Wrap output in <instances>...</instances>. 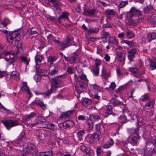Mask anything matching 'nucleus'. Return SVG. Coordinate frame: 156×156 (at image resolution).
<instances>
[{"label":"nucleus","mask_w":156,"mask_h":156,"mask_svg":"<svg viewBox=\"0 0 156 156\" xmlns=\"http://www.w3.org/2000/svg\"><path fill=\"white\" fill-rule=\"evenodd\" d=\"M142 15L140 11L134 7H132L126 15V21L127 24L129 26L137 25L142 21L141 18L137 17L141 16Z\"/></svg>","instance_id":"obj_1"},{"label":"nucleus","mask_w":156,"mask_h":156,"mask_svg":"<svg viewBox=\"0 0 156 156\" xmlns=\"http://www.w3.org/2000/svg\"><path fill=\"white\" fill-rule=\"evenodd\" d=\"M67 75V73H65L63 75L54 77L51 79L50 89L48 91L47 95H50L52 92L55 91L57 87H59L60 85L62 84L64 82V80L62 79L66 77Z\"/></svg>","instance_id":"obj_2"},{"label":"nucleus","mask_w":156,"mask_h":156,"mask_svg":"<svg viewBox=\"0 0 156 156\" xmlns=\"http://www.w3.org/2000/svg\"><path fill=\"white\" fill-rule=\"evenodd\" d=\"M2 32L5 34L7 41L11 44L13 43L15 38L18 37L20 34V32L18 31L9 32L7 30H3Z\"/></svg>","instance_id":"obj_3"},{"label":"nucleus","mask_w":156,"mask_h":156,"mask_svg":"<svg viewBox=\"0 0 156 156\" xmlns=\"http://www.w3.org/2000/svg\"><path fill=\"white\" fill-rule=\"evenodd\" d=\"M45 2L46 3L52 6H54L55 11H57V12L58 13H60L62 9L60 6L62 4L60 0H45Z\"/></svg>","instance_id":"obj_4"},{"label":"nucleus","mask_w":156,"mask_h":156,"mask_svg":"<svg viewBox=\"0 0 156 156\" xmlns=\"http://www.w3.org/2000/svg\"><path fill=\"white\" fill-rule=\"evenodd\" d=\"M2 122L8 130L11 128L20 125L19 121L17 120H5L2 121Z\"/></svg>","instance_id":"obj_5"},{"label":"nucleus","mask_w":156,"mask_h":156,"mask_svg":"<svg viewBox=\"0 0 156 156\" xmlns=\"http://www.w3.org/2000/svg\"><path fill=\"white\" fill-rule=\"evenodd\" d=\"M73 38L70 35L67 36L66 39L61 42V46H62L63 50L67 47L70 46L72 44L76 46L77 44L73 43Z\"/></svg>","instance_id":"obj_6"},{"label":"nucleus","mask_w":156,"mask_h":156,"mask_svg":"<svg viewBox=\"0 0 156 156\" xmlns=\"http://www.w3.org/2000/svg\"><path fill=\"white\" fill-rule=\"evenodd\" d=\"M99 136L96 133H94L92 134L88 135L86 137L87 142L90 144L94 143L96 139L99 140Z\"/></svg>","instance_id":"obj_7"},{"label":"nucleus","mask_w":156,"mask_h":156,"mask_svg":"<svg viewBox=\"0 0 156 156\" xmlns=\"http://www.w3.org/2000/svg\"><path fill=\"white\" fill-rule=\"evenodd\" d=\"M94 128L96 134L98 136L100 135L104 132V126L101 123L96 125Z\"/></svg>","instance_id":"obj_8"},{"label":"nucleus","mask_w":156,"mask_h":156,"mask_svg":"<svg viewBox=\"0 0 156 156\" xmlns=\"http://www.w3.org/2000/svg\"><path fill=\"white\" fill-rule=\"evenodd\" d=\"M28 150L31 152L32 154H34L36 156L37 152V149L34 144L32 143H29L28 144Z\"/></svg>","instance_id":"obj_9"},{"label":"nucleus","mask_w":156,"mask_h":156,"mask_svg":"<svg viewBox=\"0 0 156 156\" xmlns=\"http://www.w3.org/2000/svg\"><path fill=\"white\" fill-rule=\"evenodd\" d=\"M69 15V13L68 12L66 11L63 12L58 19V22L61 23L64 20H69V19L68 18Z\"/></svg>","instance_id":"obj_10"},{"label":"nucleus","mask_w":156,"mask_h":156,"mask_svg":"<svg viewBox=\"0 0 156 156\" xmlns=\"http://www.w3.org/2000/svg\"><path fill=\"white\" fill-rule=\"evenodd\" d=\"M79 53L77 51L74 52L69 58L70 62L72 63L77 62L79 59Z\"/></svg>","instance_id":"obj_11"},{"label":"nucleus","mask_w":156,"mask_h":156,"mask_svg":"<svg viewBox=\"0 0 156 156\" xmlns=\"http://www.w3.org/2000/svg\"><path fill=\"white\" fill-rule=\"evenodd\" d=\"M148 101L143 107V108L144 110H149L154 108L155 104L154 100H151L150 99V101Z\"/></svg>","instance_id":"obj_12"},{"label":"nucleus","mask_w":156,"mask_h":156,"mask_svg":"<svg viewBox=\"0 0 156 156\" xmlns=\"http://www.w3.org/2000/svg\"><path fill=\"white\" fill-rule=\"evenodd\" d=\"M77 86L76 87V89L77 90V87L78 90L85 89L87 88V84L86 83L83 82V81H77Z\"/></svg>","instance_id":"obj_13"},{"label":"nucleus","mask_w":156,"mask_h":156,"mask_svg":"<svg viewBox=\"0 0 156 156\" xmlns=\"http://www.w3.org/2000/svg\"><path fill=\"white\" fill-rule=\"evenodd\" d=\"M128 57L130 61H133V58L135 56V54L136 52V50L135 48H132L130 50L128 51Z\"/></svg>","instance_id":"obj_14"},{"label":"nucleus","mask_w":156,"mask_h":156,"mask_svg":"<svg viewBox=\"0 0 156 156\" xmlns=\"http://www.w3.org/2000/svg\"><path fill=\"white\" fill-rule=\"evenodd\" d=\"M140 138V137L139 135V134L133 136L131 138V144L133 146L137 145L139 143Z\"/></svg>","instance_id":"obj_15"},{"label":"nucleus","mask_w":156,"mask_h":156,"mask_svg":"<svg viewBox=\"0 0 156 156\" xmlns=\"http://www.w3.org/2000/svg\"><path fill=\"white\" fill-rule=\"evenodd\" d=\"M81 150L84 153L86 156H90L91 154L90 149L88 147H86L83 145L80 146Z\"/></svg>","instance_id":"obj_16"},{"label":"nucleus","mask_w":156,"mask_h":156,"mask_svg":"<svg viewBox=\"0 0 156 156\" xmlns=\"http://www.w3.org/2000/svg\"><path fill=\"white\" fill-rule=\"evenodd\" d=\"M129 71L133 74L135 77L139 78L141 74L139 73V70L136 68H129Z\"/></svg>","instance_id":"obj_17"},{"label":"nucleus","mask_w":156,"mask_h":156,"mask_svg":"<svg viewBox=\"0 0 156 156\" xmlns=\"http://www.w3.org/2000/svg\"><path fill=\"white\" fill-rule=\"evenodd\" d=\"M99 30V29L98 28L91 26L88 28L87 32L88 34H97Z\"/></svg>","instance_id":"obj_18"},{"label":"nucleus","mask_w":156,"mask_h":156,"mask_svg":"<svg viewBox=\"0 0 156 156\" xmlns=\"http://www.w3.org/2000/svg\"><path fill=\"white\" fill-rule=\"evenodd\" d=\"M10 78L16 81L20 80V75L16 71H12L10 75Z\"/></svg>","instance_id":"obj_19"},{"label":"nucleus","mask_w":156,"mask_h":156,"mask_svg":"<svg viewBox=\"0 0 156 156\" xmlns=\"http://www.w3.org/2000/svg\"><path fill=\"white\" fill-rule=\"evenodd\" d=\"M53 131H56L57 130V126L53 123H48L44 127Z\"/></svg>","instance_id":"obj_20"},{"label":"nucleus","mask_w":156,"mask_h":156,"mask_svg":"<svg viewBox=\"0 0 156 156\" xmlns=\"http://www.w3.org/2000/svg\"><path fill=\"white\" fill-rule=\"evenodd\" d=\"M82 104L84 107H87L92 104L91 100L89 98H85L82 100Z\"/></svg>","instance_id":"obj_21"},{"label":"nucleus","mask_w":156,"mask_h":156,"mask_svg":"<svg viewBox=\"0 0 156 156\" xmlns=\"http://www.w3.org/2000/svg\"><path fill=\"white\" fill-rule=\"evenodd\" d=\"M105 14L109 19H111L112 16L115 14V12L112 9H108L105 10Z\"/></svg>","instance_id":"obj_22"},{"label":"nucleus","mask_w":156,"mask_h":156,"mask_svg":"<svg viewBox=\"0 0 156 156\" xmlns=\"http://www.w3.org/2000/svg\"><path fill=\"white\" fill-rule=\"evenodd\" d=\"M156 39V34L154 32L149 33L147 35V39L150 42L153 40Z\"/></svg>","instance_id":"obj_23"},{"label":"nucleus","mask_w":156,"mask_h":156,"mask_svg":"<svg viewBox=\"0 0 156 156\" xmlns=\"http://www.w3.org/2000/svg\"><path fill=\"white\" fill-rule=\"evenodd\" d=\"M86 122L87 126V130L89 131L92 129L94 122L92 119H87Z\"/></svg>","instance_id":"obj_24"},{"label":"nucleus","mask_w":156,"mask_h":156,"mask_svg":"<svg viewBox=\"0 0 156 156\" xmlns=\"http://www.w3.org/2000/svg\"><path fill=\"white\" fill-rule=\"evenodd\" d=\"M73 111L70 110L62 113L60 116V119H67L72 114Z\"/></svg>","instance_id":"obj_25"},{"label":"nucleus","mask_w":156,"mask_h":156,"mask_svg":"<svg viewBox=\"0 0 156 156\" xmlns=\"http://www.w3.org/2000/svg\"><path fill=\"white\" fill-rule=\"evenodd\" d=\"M40 156H54L53 151L52 150L48 151L43 152L40 153Z\"/></svg>","instance_id":"obj_26"},{"label":"nucleus","mask_w":156,"mask_h":156,"mask_svg":"<svg viewBox=\"0 0 156 156\" xmlns=\"http://www.w3.org/2000/svg\"><path fill=\"white\" fill-rule=\"evenodd\" d=\"M91 119H93V121H96L101 119L100 114L99 113L97 114H93L90 115Z\"/></svg>","instance_id":"obj_27"},{"label":"nucleus","mask_w":156,"mask_h":156,"mask_svg":"<svg viewBox=\"0 0 156 156\" xmlns=\"http://www.w3.org/2000/svg\"><path fill=\"white\" fill-rule=\"evenodd\" d=\"M35 121H36V123L39 125L40 124H43L45 123L46 120L44 118L39 116L37 118Z\"/></svg>","instance_id":"obj_28"},{"label":"nucleus","mask_w":156,"mask_h":156,"mask_svg":"<svg viewBox=\"0 0 156 156\" xmlns=\"http://www.w3.org/2000/svg\"><path fill=\"white\" fill-rule=\"evenodd\" d=\"M128 115L130 117V119L133 120L136 119L137 125H139V122H140L139 117L137 116V115L134 113H132L131 114H128Z\"/></svg>","instance_id":"obj_29"},{"label":"nucleus","mask_w":156,"mask_h":156,"mask_svg":"<svg viewBox=\"0 0 156 156\" xmlns=\"http://www.w3.org/2000/svg\"><path fill=\"white\" fill-rule=\"evenodd\" d=\"M117 55V58L120 62H124L125 60V58L123 56V54L121 52H117L116 53Z\"/></svg>","instance_id":"obj_30"},{"label":"nucleus","mask_w":156,"mask_h":156,"mask_svg":"<svg viewBox=\"0 0 156 156\" xmlns=\"http://www.w3.org/2000/svg\"><path fill=\"white\" fill-rule=\"evenodd\" d=\"M85 133V131L84 129L79 130L76 133L77 136L79 141L82 139L83 136Z\"/></svg>","instance_id":"obj_31"},{"label":"nucleus","mask_w":156,"mask_h":156,"mask_svg":"<svg viewBox=\"0 0 156 156\" xmlns=\"http://www.w3.org/2000/svg\"><path fill=\"white\" fill-rule=\"evenodd\" d=\"M21 90H24L29 94L31 96V94L30 93V91L28 89V87L27 85V83L26 82H23V85L21 87Z\"/></svg>","instance_id":"obj_32"},{"label":"nucleus","mask_w":156,"mask_h":156,"mask_svg":"<svg viewBox=\"0 0 156 156\" xmlns=\"http://www.w3.org/2000/svg\"><path fill=\"white\" fill-rule=\"evenodd\" d=\"M59 69V67L58 64H55L54 65V69L51 71L49 74L51 75H55L58 72Z\"/></svg>","instance_id":"obj_33"},{"label":"nucleus","mask_w":156,"mask_h":156,"mask_svg":"<svg viewBox=\"0 0 156 156\" xmlns=\"http://www.w3.org/2000/svg\"><path fill=\"white\" fill-rule=\"evenodd\" d=\"M14 44L16 46L17 49L20 50V51H23L22 47V43L19 40H16L15 41Z\"/></svg>","instance_id":"obj_34"},{"label":"nucleus","mask_w":156,"mask_h":156,"mask_svg":"<svg viewBox=\"0 0 156 156\" xmlns=\"http://www.w3.org/2000/svg\"><path fill=\"white\" fill-rule=\"evenodd\" d=\"M110 102L114 106H117L119 104H122L118 99L115 98H112L110 101Z\"/></svg>","instance_id":"obj_35"},{"label":"nucleus","mask_w":156,"mask_h":156,"mask_svg":"<svg viewBox=\"0 0 156 156\" xmlns=\"http://www.w3.org/2000/svg\"><path fill=\"white\" fill-rule=\"evenodd\" d=\"M120 43L122 44H124L128 45L130 47H133L134 45V43L133 41H129L127 40H123L120 42Z\"/></svg>","instance_id":"obj_36"},{"label":"nucleus","mask_w":156,"mask_h":156,"mask_svg":"<svg viewBox=\"0 0 156 156\" xmlns=\"http://www.w3.org/2000/svg\"><path fill=\"white\" fill-rule=\"evenodd\" d=\"M101 76L106 80H107L110 76V74L109 73L107 72L105 69L103 68L102 70Z\"/></svg>","instance_id":"obj_37"},{"label":"nucleus","mask_w":156,"mask_h":156,"mask_svg":"<svg viewBox=\"0 0 156 156\" xmlns=\"http://www.w3.org/2000/svg\"><path fill=\"white\" fill-rule=\"evenodd\" d=\"M82 80L83 81H88L86 75L83 73L80 74L77 79V81H82Z\"/></svg>","instance_id":"obj_38"},{"label":"nucleus","mask_w":156,"mask_h":156,"mask_svg":"<svg viewBox=\"0 0 156 156\" xmlns=\"http://www.w3.org/2000/svg\"><path fill=\"white\" fill-rule=\"evenodd\" d=\"M125 35L128 39H131L134 37V34L131 30H129L126 31Z\"/></svg>","instance_id":"obj_39"},{"label":"nucleus","mask_w":156,"mask_h":156,"mask_svg":"<svg viewBox=\"0 0 156 156\" xmlns=\"http://www.w3.org/2000/svg\"><path fill=\"white\" fill-rule=\"evenodd\" d=\"M149 66L151 67V70H153L156 69V62L151 59H149Z\"/></svg>","instance_id":"obj_40"},{"label":"nucleus","mask_w":156,"mask_h":156,"mask_svg":"<svg viewBox=\"0 0 156 156\" xmlns=\"http://www.w3.org/2000/svg\"><path fill=\"white\" fill-rule=\"evenodd\" d=\"M114 144V141L112 139H111L107 143L103 145V148H109L111 146H112Z\"/></svg>","instance_id":"obj_41"},{"label":"nucleus","mask_w":156,"mask_h":156,"mask_svg":"<svg viewBox=\"0 0 156 156\" xmlns=\"http://www.w3.org/2000/svg\"><path fill=\"white\" fill-rule=\"evenodd\" d=\"M153 9H154V8L153 6L150 4L146 7L144 8V11L145 13H149L151 10H152Z\"/></svg>","instance_id":"obj_42"},{"label":"nucleus","mask_w":156,"mask_h":156,"mask_svg":"<svg viewBox=\"0 0 156 156\" xmlns=\"http://www.w3.org/2000/svg\"><path fill=\"white\" fill-rule=\"evenodd\" d=\"M43 59V56L42 55H36L35 57V61L36 64H37L38 62L41 63Z\"/></svg>","instance_id":"obj_43"},{"label":"nucleus","mask_w":156,"mask_h":156,"mask_svg":"<svg viewBox=\"0 0 156 156\" xmlns=\"http://www.w3.org/2000/svg\"><path fill=\"white\" fill-rule=\"evenodd\" d=\"M112 108L111 107L110 108H107L105 112V116L107 117L108 115L111 114H112L114 116L115 115V114L113 113L112 111Z\"/></svg>","instance_id":"obj_44"},{"label":"nucleus","mask_w":156,"mask_h":156,"mask_svg":"<svg viewBox=\"0 0 156 156\" xmlns=\"http://www.w3.org/2000/svg\"><path fill=\"white\" fill-rule=\"evenodd\" d=\"M4 58L6 61L9 62V63L10 64L13 63L16 61V59L15 58H11L10 56H9V57H5Z\"/></svg>","instance_id":"obj_45"},{"label":"nucleus","mask_w":156,"mask_h":156,"mask_svg":"<svg viewBox=\"0 0 156 156\" xmlns=\"http://www.w3.org/2000/svg\"><path fill=\"white\" fill-rule=\"evenodd\" d=\"M140 99L142 101H150V99L149 98L148 95L147 94H145L144 95L142 96L140 98Z\"/></svg>","instance_id":"obj_46"},{"label":"nucleus","mask_w":156,"mask_h":156,"mask_svg":"<svg viewBox=\"0 0 156 156\" xmlns=\"http://www.w3.org/2000/svg\"><path fill=\"white\" fill-rule=\"evenodd\" d=\"M57 59V58L56 56H51L49 57L48 59V62L49 63L50 65H52L53 62L56 61Z\"/></svg>","instance_id":"obj_47"},{"label":"nucleus","mask_w":156,"mask_h":156,"mask_svg":"<svg viewBox=\"0 0 156 156\" xmlns=\"http://www.w3.org/2000/svg\"><path fill=\"white\" fill-rule=\"evenodd\" d=\"M25 135L24 132H22L21 134L18 138V140H17L16 141V143L17 144H21V143L22 142V138H23Z\"/></svg>","instance_id":"obj_48"},{"label":"nucleus","mask_w":156,"mask_h":156,"mask_svg":"<svg viewBox=\"0 0 156 156\" xmlns=\"http://www.w3.org/2000/svg\"><path fill=\"white\" fill-rule=\"evenodd\" d=\"M21 60L25 63L26 66L28 64L29 62V60L25 56H22L21 57Z\"/></svg>","instance_id":"obj_49"},{"label":"nucleus","mask_w":156,"mask_h":156,"mask_svg":"<svg viewBox=\"0 0 156 156\" xmlns=\"http://www.w3.org/2000/svg\"><path fill=\"white\" fill-rule=\"evenodd\" d=\"M10 54L12 55L13 56H16L19 53H21V51H20V50L17 49L15 51H10Z\"/></svg>","instance_id":"obj_50"},{"label":"nucleus","mask_w":156,"mask_h":156,"mask_svg":"<svg viewBox=\"0 0 156 156\" xmlns=\"http://www.w3.org/2000/svg\"><path fill=\"white\" fill-rule=\"evenodd\" d=\"M120 119L121 122L123 123H125L128 121L126 116L123 115L121 116Z\"/></svg>","instance_id":"obj_51"},{"label":"nucleus","mask_w":156,"mask_h":156,"mask_svg":"<svg viewBox=\"0 0 156 156\" xmlns=\"http://www.w3.org/2000/svg\"><path fill=\"white\" fill-rule=\"evenodd\" d=\"M102 34L103 36H104V37H102V38H103L104 39H107V36H108L109 35V33L108 32L106 31L105 30V29L103 30L102 32Z\"/></svg>","instance_id":"obj_52"},{"label":"nucleus","mask_w":156,"mask_h":156,"mask_svg":"<svg viewBox=\"0 0 156 156\" xmlns=\"http://www.w3.org/2000/svg\"><path fill=\"white\" fill-rule=\"evenodd\" d=\"M96 12V10L95 9H90L87 10L86 11V12L91 15H94Z\"/></svg>","instance_id":"obj_53"},{"label":"nucleus","mask_w":156,"mask_h":156,"mask_svg":"<svg viewBox=\"0 0 156 156\" xmlns=\"http://www.w3.org/2000/svg\"><path fill=\"white\" fill-rule=\"evenodd\" d=\"M101 64V61L98 59H96L95 60V67L98 68L99 66Z\"/></svg>","instance_id":"obj_54"},{"label":"nucleus","mask_w":156,"mask_h":156,"mask_svg":"<svg viewBox=\"0 0 156 156\" xmlns=\"http://www.w3.org/2000/svg\"><path fill=\"white\" fill-rule=\"evenodd\" d=\"M99 70L98 68L95 67V69L92 70L93 73L95 76H97L99 74Z\"/></svg>","instance_id":"obj_55"},{"label":"nucleus","mask_w":156,"mask_h":156,"mask_svg":"<svg viewBox=\"0 0 156 156\" xmlns=\"http://www.w3.org/2000/svg\"><path fill=\"white\" fill-rule=\"evenodd\" d=\"M128 4V2L127 1H122L119 5V6L120 8H123Z\"/></svg>","instance_id":"obj_56"},{"label":"nucleus","mask_w":156,"mask_h":156,"mask_svg":"<svg viewBox=\"0 0 156 156\" xmlns=\"http://www.w3.org/2000/svg\"><path fill=\"white\" fill-rule=\"evenodd\" d=\"M112 24L109 23H107L106 24L103 25L102 26V27L104 28H112Z\"/></svg>","instance_id":"obj_57"},{"label":"nucleus","mask_w":156,"mask_h":156,"mask_svg":"<svg viewBox=\"0 0 156 156\" xmlns=\"http://www.w3.org/2000/svg\"><path fill=\"white\" fill-rule=\"evenodd\" d=\"M66 121L70 127H72L73 126L74 124L73 121L71 120H69Z\"/></svg>","instance_id":"obj_58"},{"label":"nucleus","mask_w":156,"mask_h":156,"mask_svg":"<svg viewBox=\"0 0 156 156\" xmlns=\"http://www.w3.org/2000/svg\"><path fill=\"white\" fill-rule=\"evenodd\" d=\"M104 58L106 62H108L110 61V57L108 54H106L105 55Z\"/></svg>","instance_id":"obj_59"},{"label":"nucleus","mask_w":156,"mask_h":156,"mask_svg":"<svg viewBox=\"0 0 156 156\" xmlns=\"http://www.w3.org/2000/svg\"><path fill=\"white\" fill-rule=\"evenodd\" d=\"M54 36L51 34H50L47 36V38L49 42L52 41V39Z\"/></svg>","instance_id":"obj_60"},{"label":"nucleus","mask_w":156,"mask_h":156,"mask_svg":"<svg viewBox=\"0 0 156 156\" xmlns=\"http://www.w3.org/2000/svg\"><path fill=\"white\" fill-rule=\"evenodd\" d=\"M31 119L29 117V115H25L23 117V120L25 122H28Z\"/></svg>","instance_id":"obj_61"},{"label":"nucleus","mask_w":156,"mask_h":156,"mask_svg":"<svg viewBox=\"0 0 156 156\" xmlns=\"http://www.w3.org/2000/svg\"><path fill=\"white\" fill-rule=\"evenodd\" d=\"M78 119L80 121H84L86 120V118L83 115H80L78 117Z\"/></svg>","instance_id":"obj_62"},{"label":"nucleus","mask_w":156,"mask_h":156,"mask_svg":"<svg viewBox=\"0 0 156 156\" xmlns=\"http://www.w3.org/2000/svg\"><path fill=\"white\" fill-rule=\"evenodd\" d=\"M4 21V23L5 24L6 26L11 23V21L7 18H5Z\"/></svg>","instance_id":"obj_63"},{"label":"nucleus","mask_w":156,"mask_h":156,"mask_svg":"<svg viewBox=\"0 0 156 156\" xmlns=\"http://www.w3.org/2000/svg\"><path fill=\"white\" fill-rule=\"evenodd\" d=\"M101 147H98L97 149V154L98 156H99L101 153Z\"/></svg>","instance_id":"obj_64"}]
</instances>
